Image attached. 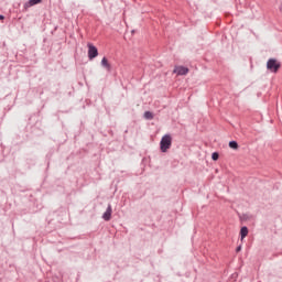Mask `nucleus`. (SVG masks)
<instances>
[{
    "label": "nucleus",
    "mask_w": 282,
    "mask_h": 282,
    "mask_svg": "<svg viewBox=\"0 0 282 282\" xmlns=\"http://www.w3.org/2000/svg\"><path fill=\"white\" fill-rule=\"evenodd\" d=\"M143 118H145V120H153V112L145 111Z\"/></svg>",
    "instance_id": "obj_10"
},
{
    "label": "nucleus",
    "mask_w": 282,
    "mask_h": 282,
    "mask_svg": "<svg viewBox=\"0 0 282 282\" xmlns=\"http://www.w3.org/2000/svg\"><path fill=\"white\" fill-rule=\"evenodd\" d=\"M101 65L102 67H105L108 72H111V64H109V61L107 59V57H104L101 59Z\"/></svg>",
    "instance_id": "obj_6"
},
{
    "label": "nucleus",
    "mask_w": 282,
    "mask_h": 282,
    "mask_svg": "<svg viewBox=\"0 0 282 282\" xmlns=\"http://www.w3.org/2000/svg\"><path fill=\"white\" fill-rule=\"evenodd\" d=\"M43 0H30L26 4L25 8H32V6H36L39 3H42Z\"/></svg>",
    "instance_id": "obj_7"
},
{
    "label": "nucleus",
    "mask_w": 282,
    "mask_h": 282,
    "mask_svg": "<svg viewBox=\"0 0 282 282\" xmlns=\"http://www.w3.org/2000/svg\"><path fill=\"white\" fill-rule=\"evenodd\" d=\"M236 252H241V246L237 247Z\"/></svg>",
    "instance_id": "obj_12"
},
{
    "label": "nucleus",
    "mask_w": 282,
    "mask_h": 282,
    "mask_svg": "<svg viewBox=\"0 0 282 282\" xmlns=\"http://www.w3.org/2000/svg\"><path fill=\"white\" fill-rule=\"evenodd\" d=\"M240 236H241V240H243V239H246V237H248V227H241Z\"/></svg>",
    "instance_id": "obj_8"
},
{
    "label": "nucleus",
    "mask_w": 282,
    "mask_h": 282,
    "mask_svg": "<svg viewBox=\"0 0 282 282\" xmlns=\"http://www.w3.org/2000/svg\"><path fill=\"white\" fill-rule=\"evenodd\" d=\"M3 19H6V17H3V15H0V21H3Z\"/></svg>",
    "instance_id": "obj_13"
},
{
    "label": "nucleus",
    "mask_w": 282,
    "mask_h": 282,
    "mask_svg": "<svg viewBox=\"0 0 282 282\" xmlns=\"http://www.w3.org/2000/svg\"><path fill=\"white\" fill-rule=\"evenodd\" d=\"M173 74H177V76H186V74H188V67L175 66Z\"/></svg>",
    "instance_id": "obj_4"
},
{
    "label": "nucleus",
    "mask_w": 282,
    "mask_h": 282,
    "mask_svg": "<svg viewBox=\"0 0 282 282\" xmlns=\"http://www.w3.org/2000/svg\"><path fill=\"white\" fill-rule=\"evenodd\" d=\"M111 213H112L111 205H108L107 210L102 215V219L105 221H110L111 220Z\"/></svg>",
    "instance_id": "obj_5"
},
{
    "label": "nucleus",
    "mask_w": 282,
    "mask_h": 282,
    "mask_svg": "<svg viewBox=\"0 0 282 282\" xmlns=\"http://www.w3.org/2000/svg\"><path fill=\"white\" fill-rule=\"evenodd\" d=\"M229 148L234 149V151H237V149H239V143H237V141H230Z\"/></svg>",
    "instance_id": "obj_9"
},
{
    "label": "nucleus",
    "mask_w": 282,
    "mask_h": 282,
    "mask_svg": "<svg viewBox=\"0 0 282 282\" xmlns=\"http://www.w3.org/2000/svg\"><path fill=\"white\" fill-rule=\"evenodd\" d=\"M173 142V139L171 138V134H165L161 139V151L162 153H166L171 149V144Z\"/></svg>",
    "instance_id": "obj_1"
},
{
    "label": "nucleus",
    "mask_w": 282,
    "mask_h": 282,
    "mask_svg": "<svg viewBox=\"0 0 282 282\" xmlns=\"http://www.w3.org/2000/svg\"><path fill=\"white\" fill-rule=\"evenodd\" d=\"M267 69L272 74H276L279 69H281V62L276 61L275 58H270L267 62Z\"/></svg>",
    "instance_id": "obj_2"
},
{
    "label": "nucleus",
    "mask_w": 282,
    "mask_h": 282,
    "mask_svg": "<svg viewBox=\"0 0 282 282\" xmlns=\"http://www.w3.org/2000/svg\"><path fill=\"white\" fill-rule=\"evenodd\" d=\"M88 58L89 61H94V58H96V56H98V48L96 46H94V44L88 43Z\"/></svg>",
    "instance_id": "obj_3"
},
{
    "label": "nucleus",
    "mask_w": 282,
    "mask_h": 282,
    "mask_svg": "<svg viewBox=\"0 0 282 282\" xmlns=\"http://www.w3.org/2000/svg\"><path fill=\"white\" fill-rule=\"evenodd\" d=\"M212 159H213L215 162H217V160H219V153L214 152V153L212 154Z\"/></svg>",
    "instance_id": "obj_11"
}]
</instances>
